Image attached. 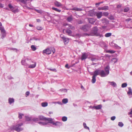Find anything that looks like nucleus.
Masks as SVG:
<instances>
[{
    "mask_svg": "<svg viewBox=\"0 0 132 132\" xmlns=\"http://www.w3.org/2000/svg\"><path fill=\"white\" fill-rule=\"evenodd\" d=\"M23 125L22 123H18L15 126H12L10 128V129L11 130H14L18 132H19L23 130V128L22 127Z\"/></svg>",
    "mask_w": 132,
    "mask_h": 132,
    "instance_id": "obj_1",
    "label": "nucleus"
},
{
    "mask_svg": "<svg viewBox=\"0 0 132 132\" xmlns=\"http://www.w3.org/2000/svg\"><path fill=\"white\" fill-rule=\"evenodd\" d=\"M38 118H39V120H45L46 122L48 123H52L56 126L57 125V122L55 123L54 120L51 118H45L42 116H39Z\"/></svg>",
    "mask_w": 132,
    "mask_h": 132,
    "instance_id": "obj_2",
    "label": "nucleus"
},
{
    "mask_svg": "<svg viewBox=\"0 0 132 132\" xmlns=\"http://www.w3.org/2000/svg\"><path fill=\"white\" fill-rule=\"evenodd\" d=\"M98 29L96 27H95L93 28L90 33V36H99L100 37H103V36L102 34H100L98 32Z\"/></svg>",
    "mask_w": 132,
    "mask_h": 132,
    "instance_id": "obj_3",
    "label": "nucleus"
},
{
    "mask_svg": "<svg viewBox=\"0 0 132 132\" xmlns=\"http://www.w3.org/2000/svg\"><path fill=\"white\" fill-rule=\"evenodd\" d=\"M32 62V61L30 59L27 58L26 59H22L21 61V63L22 65L27 66L30 64H31Z\"/></svg>",
    "mask_w": 132,
    "mask_h": 132,
    "instance_id": "obj_4",
    "label": "nucleus"
},
{
    "mask_svg": "<svg viewBox=\"0 0 132 132\" xmlns=\"http://www.w3.org/2000/svg\"><path fill=\"white\" fill-rule=\"evenodd\" d=\"M51 50H52V51L53 53L55 52V50L54 48H51L50 49L49 48H47L44 50L43 51V53L44 54L45 53L46 54H50L51 53L52 51Z\"/></svg>",
    "mask_w": 132,
    "mask_h": 132,
    "instance_id": "obj_5",
    "label": "nucleus"
},
{
    "mask_svg": "<svg viewBox=\"0 0 132 132\" xmlns=\"http://www.w3.org/2000/svg\"><path fill=\"white\" fill-rule=\"evenodd\" d=\"M0 30L2 35L1 38L3 39L6 36V31L5 30L4 27L3 26L0 27Z\"/></svg>",
    "mask_w": 132,
    "mask_h": 132,
    "instance_id": "obj_6",
    "label": "nucleus"
},
{
    "mask_svg": "<svg viewBox=\"0 0 132 132\" xmlns=\"http://www.w3.org/2000/svg\"><path fill=\"white\" fill-rule=\"evenodd\" d=\"M91 27V26L89 24L85 25L81 27L80 28L84 31H87Z\"/></svg>",
    "mask_w": 132,
    "mask_h": 132,
    "instance_id": "obj_7",
    "label": "nucleus"
},
{
    "mask_svg": "<svg viewBox=\"0 0 132 132\" xmlns=\"http://www.w3.org/2000/svg\"><path fill=\"white\" fill-rule=\"evenodd\" d=\"M8 6L10 9L12 11V12L14 13H15L17 12L18 9H15L14 8L13 6L11 4H9L8 5Z\"/></svg>",
    "mask_w": 132,
    "mask_h": 132,
    "instance_id": "obj_8",
    "label": "nucleus"
},
{
    "mask_svg": "<svg viewBox=\"0 0 132 132\" xmlns=\"http://www.w3.org/2000/svg\"><path fill=\"white\" fill-rule=\"evenodd\" d=\"M8 102L10 105H13L14 102V99L12 98L9 97L8 99Z\"/></svg>",
    "mask_w": 132,
    "mask_h": 132,
    "instance_id": "obj_9",
    "label": "nucleus"
},
{
    "mask_svg": "<svg viewBox=\"0 0 132 132\" xmlns=\"http://www.w3.org/2000/svg\"><path fill=\"white\" fill-rule=\"evenodd\" d=\"M60 37L63 40L65 44L68 43L69 42V39L68 38H65L63 35H61Z\"/></svg>",
    "mask_w": 132,
    "mask_h": 132,
    "instance_id": "obj_10",
    "label": "nucleus"
},
{
    "mask_svg": "<svg viewBox=\"0 0 132 132\" xmlns=\"http://www.w3.org/2000/svg\"><path fill=\"white\" fill-rule=\"evenodd\" d=\"M100 70H101L98 69L94 71L93 75H94L96 77L98 75H99L100 76Z\"/></svg>",
    "mask_w": 132,
    "mask_h": 132,
    "instance_id": "obj_11",
    "label": "nucleus"
},
{
    "mask_svg": "<svg viewBox=\"0 0 132 132\" xmlns=\"http://www.w3.org/2000/svg\"><path fill=\"white\" fill-rule=\"evenodd\" d=\"M96 12H95L93 10H92L89 11L88 15L89 16H93L95 15Z\"/></svg>",
    "mask_w": 132,
    "mask_h": 132,
    "instance_id": "obj_12",
    "label": "nucleus"
},
{
    "mask_svg": "<svg viewBox=\"0 0 132 132\" xmlns=\"http://www.w3.org/2000/svg\"><path fill=\"white\" fill-rule=\"evenodd\" d=\"M103 13L102 12H96L95 15L98 18H101L102 16Z\"/></svg>",
    "mask_w": 132,
    "mask_h": 132,
    "instance_id": "obj_13",
    "label": "nucleus"
},
{
    "mask_svg": "<svg viewBox=\"0 0 132 132\" xmlns=\"http://www.w3.org/2000/svg\"><path fill=\"white\" fill-rule=\"evenodd\" d=\"M108 75L105 72V71L103 70H100V76L101 77H105Z\"/></svg>",
    "mask_w": 132,
    "mask_h": 132,
    "instance_id": "obj_14",
    "label": "nucleus"
},
{
    "mask_svg": "<svg viewBox=\"0 0 132 132\" xmlns=\"http://www.w3.org/2000/svg\"><path fill=\"white\" fill-rule=\"evenodd\" d=\"M36 63L35 62H33L32 61V62L31 63V64H30L29 65H29L28 68H35L36 66Z\"/></svg>",
    "mask_w": 132,
    "mask_h": 132,
    "instance_id": "obj_15",
    "label": "nucleus"
},
{
    "mask_svg": "<svg viewBox=\"0 0 132 132\" xmlns=\"http://www.w3.org/2000/svg\"><path fill=\"white\" fill-rule=\"evenodd\" d=\"M89 22L92 24H93L96 21V20L92 18H88Z\"/></svg>",
    "mask_w": 132,
    "mask_h": 132,
    "instance_id": "obj_16",
    "label": "nucleus"
},
{
    "mask_svg": "<svg viewBox=\"0 0 132 132\" xmlns=\"http://www.w3.org/2000/svg\"><path fill=\"white\" fill-rule=\"evenodd\" d=\"M109 66H107L105 67L104 69L105 70V72L108 75L109 74Z\"/></svg>",
    "mask_w": 132,
    "mask_h": 132,
    "instance_id": "obj_17",
    "label": "nucleus"
},
{
    "mask_svg": "<svg viewBox=\"0 0 132 132\" xmlns=\"http://www.w3.org/2000/svg\"><path fill=\"white\" fill-rule=\"evenodd\" d=\"M102 106L101 105H99L97 106H93V108L96 110H99L101 109Z\"/></svg>",
    "mask_w": 132,
    "mask_h": 132,
    "instance_id": "obj_18",
    "label": "nucleus"
},
{
    "mask_svg": "<svg viewBox=\"0 0 132 132\" xmlns=\"http://www.w3.org/2000/svg\"><path fill=\"white\" fill-rule=\"evenodd\" d=\"M87 57V55L85 53L82 54L81 59V60H82L86 59Z\"/></svg>",
    "mask_w": 132,
    "mask_h": 132,
    "instance_id": "obj_19",
    "label": "nucleus"
},
{
    "mask_svg": "<svg viewBox=\"0 0 132 132\" xmlns=\"http://www.w3.org/2000/svg\"><path fill=\"white\" fill-rule=\"evenodd\" d=\"M25 117L26 120L27 121H29L32 120V117H29V116H25Z\"/></svg>",
    "mask_w": 132,
    "mask_h": 132,
    "instance_id": "obj_20",
    "label": "nucleus"
},
{
    "mask_svg": "<svg viewBox=\"0 0 132 132\" xmlns=\"http://www.w3.org/2000/svg\"><path fill=\"white\" fill-rule=\"evenodd\" d=\"M96 76L93 75V76L92 77V82L93 83H94L96 81Z\"/></svg>",
    "mask_w": 132,
    "mask_h": 132,
    "instance_id": "obj_21",
    "label": "nucleus"
},
{
    "mask_svg": "<svg viewBox=\"0 0 132 132\" xmlns=\"http://www.w3.org/2000/svg\"><path fill=\"white\" fill-rule=\"evenodd\" d=\"M48 103L47 102H43L41 103V105L43 107H45L47 106Z\"/></svg>",
    "mask_w": 132,
    "mask_h": 132,
    "instance_id": "obj_22",
    "label": "nucleus"
},
{
    "mask_svg": "<svg viewBox=\"0 0 132 132\" xmlns=\"http://www.w3.org/2000/svg\"><path fill=\"white\" fill-rule=\"evenodd\" d=\"M65 32L69 35H71L72 33V31L69 29L66 30Z\"/></svg>",
    "mask_w": 132,
    "mask_h": 132,
    "instance_id": "obj_23",
    "label": "nucleus"
},
{
    "mask_svg": "<svg viewBox=\"0 0 132 132\" xmlns=\"http://www.w3.org/2000/svg\"><path fill=\"white\" fill-rule=\"evenodd\" d=\"M71 10H75L76 11H81L82 10V9L80 8H74L72 9Z\"/></svg>",
    "mask_w": 132,
    "mask_h": 132,
    "instance_id": "obj_24",
    "label": "nucleus"
},
{
    "mask_svg": "<svg viewBox=\"0 0 132 132\" xmlns=\"http://www.w3.org/2000/svg\"><path fill=\"white\" fill-rule=\"evenodd\" d=\"M38 123L40 125H44L48 124L46 122H45L39 121L38 122Z\"/></svg>",
    "mask_w": 132,
    "mask_h": 132,
    "instance_id": "obj_25",
    "label": "nucleus"
},
{
    "mask_svg": "<svg viewBox=\"0 0 132 132\" xmlns=\"http://www.w3.org/2000/svg\"><path fill=\"white\" fill-rule=\"evenodd\" d=\"M68 102V99L67 98H65L63 99L62 100V103L64 104L67 103Z\"/></svg>",
    "mask_w": 132,
    "mask_h": 132,
    "instance_id": "obj_26",
    "label": "nucleus"
},
{
    "mask_svg": "<svg viewBox=\"0 0 132 132\" xmlns=\"http://www.w3.org/2000/svg\"><path fill=\"white\" fill-rule=\"evenodd\" d=\"M128 92H127V94L128 95H132V92H131V89L130 87L128 88Z\"/></svg>",
    "mask_w": 132,
    "mask_h": 132,
    "instance_id": "obj_27",
    "label": "nucleus"
},
{
    "mask_svg": "<svg viewBox=\"0 0 132 132\" xmlns=\"http://www.w3.org/2000/svg\"><path fill=\"white\" fill-rule=\"evenodd\" d=\"M112 34L111 33H108L105 34V36L106 37H109Z\"/></svg>",
    "mask_w": 132,
    "mask_h": 132,
    "instance_id": "obj_28",
    "label": "nucleus"
},
{
    "mask_svg": "<svg viewBox=\"0 0 132 132\" xmlns=\"http://www.w3.org/2000/svg\"><path fill=\"white\" fill-rule=\"evenodd\" d=\"M24 116V114L21 113H19L18 118L19 119H21L22 116Z\"/></svg>",
    "mask_w": 132,
    "mask_h": 132,
    "instance_id": "obj_29",
    "label": "nucleus"
},
{
    "mask_svg": "<svg viewBox=\"0 0 132 132\" xmlns=\"http://www.w3.org/2000/svg\"><path fill=\"white\" fill-rule=\"evenodd\" d=\"M72 20V18L71 16H70L68 17L67 19V20L69 22H71Z\"/></svg>",
    "mask_w": 132,
    "mask_h": 132,
    "instance_id": "obj_30",
    "label": "nucleus"
},
{
    "mask_svg": "<svg viewBox=\"0 0 132 132\" xmlns=\"http://www.w3.org/2000/svg\"><path fill=\"white\" fill-rule=\"evenodd\" d=\"M31 47L33 51H35L36 50V47L34 45H32L31 46Z\"/></svg>",
    "mask_w": 132,
    "mask_h": 132,
    "instance_id": "obj_31",
    "label": "nucleus"
},
{
    "mask_svg": "<svg viewBox=\"0 0 132 132\" xmlns=\"http://www.w3.org/2000/svg\"><path fill=\"white\" fill-rule=\"evenodd\" d=\"M32 120L34 121H38L39 120V118H32Z\"/></svg>",
    "mask_w": 132,
    "mask_h": 132,
    "instance_id": "obj_32",
    "label": "nucleus"
},
{
    "mask_svg": "<svg viewBox=\"0 0 132 132\" xmlns=\"http://www.w3.org/2000/svg\"><path fill=\"white\" fill-rule=\"evenodd\" d=\"M68 28L69 29H70L72 30H75V28L74 27L70 25H69Z\"/></svg>",
    "mask_w": 132,
    "mask_h": 132,
    "instance_id": "obj_33",
    "label": "nucleus"
},
{
    "mask_svg": "<svg viewBox=\"0 0 132 132\" xmlns=\"http://www.w3.org/2000/svg\"><path fill=\"white\" fill-rule=\"evenodd\" d=\"M83 126L84 127V128L86 129H88V130L89 129V127H87V126H86V123H84L83 124Z\"/></svg>",
    "mask_w": 132,
    "mask_h": 132,
    "instance_id": "obj_34",
    "label": "nucleus"
},
{
    "mask_svg": "<svg viewBox=\"0 0 132 132\" xmlns=\"http://www.w3.org/2000/svg\"><path fill=\"white\" fill-rule=\"evenodd\" d=\"M67 119V118L66 117H63L62 118V120L63 121H66Z\"/></svg>",
    "mask_w": 132,
    "mask_h": 132,
    "instance_id": "obj_35",
    "label": "nucleus"
},
{
    "mask_svg": "<svg viewBox=\"0 0 132 132\" xmlns=\"http://www.w3.org/2000/svg\"><path fill=\"white\" fill-rule=\"evenodd\" d=\"M102 10H106L108 9V6H104L102 7Z\"/></svg>",
    "mask_w": 132,
    "mask_h": 132,
    "instance_id": "obj_36",
    "label": "nucleus"
},
{
    "mask_svg": "<svg viewBox=\"0 0 132 132\" xmlns=\"http://www.w3.org/2000/svg\"><path fill=\"white\" fill-rule=\"evenodd\" d=\"M111 85L114 87H115L116 85V84L114 82H110Z\"/></svg>",
    "mask_w": 132,
    "mask_h": 132,
    "instance_id": "obj_37",
    "label": "nucleus"
},
{
    "mask_svg": "<svg viewBox=\"0 0 132 132\" xmlns=\"http://www.w3.org/2000/svg\"><path fill=\"white\" fill-rule=\"evenodd\" d=\"M127 86V84L126 83L122 84L121 85V87L122 88H124L126 87Z\"/></svg>",
    "mask_w": 132,
    "mask_h": 132,
    "instance_id": "obj_38",
    "label": "nucleus"
},
{
    "mask_svg": "<svg viewBox=\"0 0 132 132\" xmlns=\"http://www.w3.org/2000/svg\"><path fill=\"white\" fill-rule=\"evenodd\" d=\"M118 125L120 127H122L123 126V124L121 122H119L118 123Z\"/></svg>",
    "mask_w": 132,
    "mask_h": 132,
    "instance_id": "obj_39",
    "label": "nucleus"
},
{
    "mask_svg": "<svg viewBox=\"0 0 132 132\" xmlns=\"http://www.w3.org/2000/svg\"><path fill=\"white\" fill-rule=\"evenodd\" d=\"M36 29L38 30H41L42 29V27L40 26H37L36 28Z\"/></svg>",
    "mask_w": 132,
    "mask_h": 132,
    "instance_id": "obj_40",
    "label": "nucleus"
},
{
    "mask_svg": "<svg viewBox=\"0 0 132 132\" xmlns=\"http://www.w3.org/2000/svg\"><path fill=\"white\" fill-rule=\"evenodd\" d=\"M35 11L39 13H42V11L41 10H38L36 9H35Z\"/></svg>",
    "mask_w": 132,
    "mask_h": 132,
    "instance_id": "obj_41",
    "label": "nucleus"
},
{
    "mask_svg": "<svg viewBox=\"0 0 132 132\" xmlns=\"http://www.w3.org/2000/svg\"><path fill=\"white\" fill-rule=\"evenodd\" d=\"M129 10V8L128 7H127L125 8L124 10V11L125 12H127Z\"/></svg>",
    "mask_w": 132,
    "mask_h": 132,
    "instance_id": "obj_42",
    "label": "nucleus"
},
{
    "mask_svg": "<svg viewBox=\"0 0 132 132\" xmlns=\"http://www.w3.org/2000/svg\"><path fill=\"white\" fill-rule=\"evenodd\" d=\"M103 15L105 16H107L109 15V13L107 12H104Z\"/></svg>",
    "mask_w": 132,
    "mask_h": 132,
    "instance_id": "obj_43",
    "label": "nucleus"
},
{
    "mask_svg": "<svg viewBox=\"0 0 132 132\" xmlns=\"http://www.w3.org/2000/svg\"><path fill=\"white\" fill-rule=\"evenodd\" d=\"M90 36V33H89V34H87L86 33H84L83 34V36Z\"/></svg>",
    "mask_w": 132,
    "mask_h": 132,
    "instance_id": "obj_44",
    "label": "nucleus"
},
{
    "mask_svg": "<svg viewBox=\"0 0 132 132\" xmlns=\"http://www.w3.org/2000/svg\"><path fill=\"white\" fill-rule=\"evenodd\" d=\"M52 9L56 12H58V9L53 7H52Z\"/></svg>",
    "mask_w": 132,
    "mask_h": 132,
    "instance_id": "obj_45",
    "label": "nucleus"
},
{
    "mask_svg": "<svg viewBox=\"0 0 132 132\" xmlns=\"http://www.w3.org/2000/svg\"><path fill=\"white\" fill-rule=\"evenodd\" d=\"M49 69L51 71H53V72H56L57 71V70H56V69H52L50 68V69Z\"/></svg>",
    "mask_w": 132,
    "mask_h": 132,
    "instance_id": "obj_46",
    "label": "nucleus"
},
{
    "mask_svg": "<svg viewBox=\"0 0 132 132\" xmlns=\"http://www.w3.org/2000/svg\"><path fill=\"white\" fill-rule=\"evenodd\" d=\"M108 52L110 53H114L115 52L113 51H108Z\"/></svg>",
    "mask_w": 132,
    "mask_h": 132,
    "instance_id": "obj_47",
    "label": "nucleus"
},
{
    "mask_svg": "<svg viewBox=\"0 0 132 132\" xmlns=\"http://www.w3.org/2000/svg\"><path fill=\"white\" fill-rule=\"evenodd\" d=\"M131 20V19L130 18H128L127 19H126L125 20V21H126L129 22Z\"/></svg>",
    "mask_w": 132,
    "mask_h": 132,
    "instance_id": "obj_48",
    "label": "nucleus"
},
{
    "mask_svg": "<svg viewBox=\"0 0 132 132\" xmlns=\"http://www.w3.org/2000/svg\"><path fill=\"white\" fill-rule=\"evenodd\" d=\"M116 118V117L115 116H113L111 118V119L112 120H114Z\"/></svg>",
    "mask_w": 132,
    "mask_h": 132,
    "instance_id": "obj_49",
    "label": "nucleus"
},
{
    "mask_svg": "<svg viewBox=\"0 0 132 132\" xmlns=\"http://www.w3.org/2000/svg\"><path fill=\"white\" fill-rule=\"evenodd\" d=\"M109 19L111 20H113L114 19V17L112 16H110L109 18Z\"/></svg>",
    "mask_w": 132,
    "mask_h": 132,
    "instance_id": "obj_50",
    "label": "nucleus"
},
{
    "mask_svg": "<svg viewBox=\"0 0 132 132\" xmlns=\"http://www.w3.org/2000/svg\"><path fill=\"white\" fill-rule=\"evenodd\" d=\"M29 91H27L26 93V95L27 96H28L29 94Z\"/></svg>",
    "mask_w": 132,
    "mask_h": 132,
    "instance_id": "obj_51",
    "label": "nucleus"
},
{
    "mask_svg": "<svg viewBox=\"0 0 132 132\" xmlns=\"http://www.w3.org/2000/svg\"><path fill=\"white\" fill-rule=\"evenodd\" d=\"M21 2L24 4H25L26 3V2L24 0H21Z\"/></svg>",
    "mask_w": 132,
    "mask_h": 132,
    "instance_id": "obj_52",
    "label": "nucleus"
},
{
    "mask_svg": "<svg viewBox=\"0 0 132 132\" xmlns=\"http://www.w3.org/2000/svg\"><path fill=\"white\" fill-rule=\"evenodd\" d=\"M8 79H13V78L10 76H8Z\"/></svg>",
    "mask_w": 132,
    "mask_h": 132,
    "instance_id": "obj_53",
    "label": "nucleus"
},
{
    "mask_svg": "<svg viewBox=\"0 0 132 132\" xmlns=\"http://www.w3.org/2000/svg\"><path fill=\"white\" fill-rule=\"evenodd\" d=\"M10 50H16V51L17 50V49L15 48H10Z\"/></svg>",
    "mask_w": 132,
    "mask_h": 132,
    "instance_id": "obj_54",
    "label": "nucleus"
},
{
    "mask_svg": "<svg viewBox=\"0 0 132 132\" xmlns=\"http://www.w3.org/2000/svg\"><path fill=\"white\" fill-rule=\"evenodd\" d=\"M101 4V3H96L95 5L97 6V5H98L99 4Z\"/></svg>",
    "mask_w": 132,
    "mask_h": 132,
    "instance_id": "obj_55",
    "label": "nucleus"
},
{
    "mask_svg": "<svg viewBox=\"0 0 132 132\" xmlns=\"http://www.w3.org/2000/svg\"><path fill=\"white\" fill-rule=\"evenodd\" d=\"M121 5H117V8H120L121 7Z\"/></svg>",
    "mask_w": 132,
    "mask_h": 132,
    "instance_id": "obj_56",
    "label": "nucleus"
},
{
    "mask_svg": "<svg viewBox=\"0 0 132 132\" xmlns=\"http://www.w3.org/2000/svg\"><path fill=\"white\" fill-rule=\"evenodd\" d=\"M3 7V5L1 4L0 3V7L2 8Z\"/></svg>",
    "mask_w": 132,
    "mask_h": 132,
    "instance_id": "obj_57",
    "label": "nucleus"
},
{
    "mask_svg": "<svg viewBox=\"0 0 132 132\" xmlns=\"http://www.w3.org/2000/svg\"><path fill=\"white\" fill-rule=\"evenodd\" d=\"M129 114H132V109H131V111L129 112Z\"/></svg>",
    "mask_w": 132,
    "mask_h": 132,
    "instance_id": "obj_58",
    "label": "nucleus"
},
{
    "mask_svg": "<svg viewBox=\"0 0 132 132\" xmlns=\"http://www.w3.org/2000/svg\"><path fill=\"white\" fill-rule=\"evenodd\" d=\"M36 20L38 22H39L40 21V20L39 19H37Z\"/></svg>",
    "mask_w": 132,
    "mask_h": 132,
    "instance_id": "obj_59",
    "label": "nucleus"
},
{
    "mask_svg": "<svg viewBox=\"0 0 132 132\" xmlns=\"http://www.w3.org/2000/svg\"><path fill=\"white\" fill-rule=\"evenodd\" d=\"M62 6L61 4L60 3H59L58 2V7L61 6Z\"/></svg>",
    "mask_w": 132,
    "mask_h": 132,
    "instance_id": "obj_60",
    "label": "nucleus"
},
{
    "mask_svg": "<svg viewBox=\"0 0 132 132\" xmlns=\"http://www.w3.org/2000/svg\"><path fill=\"white\" fill-rule=\"evenodd\" d=\"M98 9L99 10H102V7H99L98 8Z\"/></svg>",
    "mask_w": 132,
    "mask_h": 132,
    "instance_id": "obj_61",
    "label": "nucleus"
},
{
    "mask_svg": "<svg viewBox=\"0 0 132 132\" xmlns=\"http://www.w3.org/2000/svg\"><path fill=\"white\" fill-rule=\"evenodd\" d=\"M68 64H67L66 65H65V67L66 68H68Z\"/></svg>",
    "mask_w": 132,
    "mask_h": 132,
    "instance_id": "obj_62",
    "label": "nucleus"
},
{
    "mask_svg": "<svg viewBox=\"0 0 132 132\" xmlns=\"http://www.w3.org/2000/svg\"><path fill=\"white\" fill-rule=\"evenodd\" d=\"M29 26L30 27H33V25L31 24H29Z\"/></svg>",
    "mask_w": 132,
    "mask_h": 132,
    "instance_id": "obj_63",
    "label": "nucleus"
},
{
    "mask_svg": "<svg viewBox=\"0 0 132 132\" xmlns=\"http://www.w3.org/2000/svg\"><path fill=\"white\" fill-rule=\"evenodd\" d=\"M55 5L57 6L58 7V2H57L55 3Z\"/></svg>",
    "mask_w": 132,
    "mask_h": 132,
    "instance_id": "obj_64",
    "label": "nucleus"
}]
</instances>
